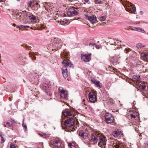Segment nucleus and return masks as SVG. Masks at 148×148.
<instances>
[{
  "mask_svg": "<svg viewBox=\"0 0 148 148\" xmlns=\"http://www.w3.org/2000/svg\"><path fill=\"white\" fill-rule=\"evenodd\" d=\"M89 139L91 142L93 143L94 144L97 143L98 140H99V142L98 145L100 147L106 145L107 141L104 136H101L96 132H93L91 133Z\"/></svg>",
  "mask_w": 148,
  "mask_h": 148,
  "instance_id": "f257e3e1",
  "label": "nucleus"
},
{
  "mask_svg": "<svg viewBox=\"0 0 148 148\" xmlns=\"http://www.w3.org/2000/svg\"><path fill=\"white\" fill-rule=\"evenodd\" d=\"M62 64L63 65L62 69V74L67 72V67L73 68L74 66L71 63L70 60L67 59H65L62 62Z\"/></svg>",
  "mask_w": 148,
  "mask_h": 148,
  "instance_id": "f03ea898",
  "label": "nucleus"
},
{
  "mask_svg": "<svg viewBox=\"0 0 148 148\" xmlns=\"http://www.w3.org/2000/svg\"><path fill=\"white\" fill-rule=\"evenodd\" d=\"M122 4L125 7L126 11L136 14V8L134 5L132 4L127 1L122 3Z\"/></svg>",
  "mask_w": 148,
  "mask_h": 148,
  "instance_id": "7ed1b4c3",
  "label": "nucleus"
},
{
  "mask_svg": "<svg viewBox=\"0 0 148 148\" xmlns=\"http://www.w3.org/2000/svg\"><path fill=\"white\" fill-rule=\"evenodd\" d=\"M50 146L53 148H64L63 143L60 140H55L51 141L49 144Z\"/></svg>",
  "mask_w": 148,
  "mask_h": 148,
  "instance_id": "20e7f679",
  "label": "nucleus"
},
{
  "mask_svg": "<svg viewBox=\"0 0 148 148\" xmlns=\"http://www.w3.org/2000/svg\"><path fill=\"white\" fill-rule=\"evenodd\" d=\"M51 82L47 83H44L41 85V88L45 93L49 96L52 94L51 93Z\"/></svg>",
  "mask_w": 148,
  "mask_h": 148,
  "instance_id": "39448f33",
  "label": "nucleus"
},
{
  "mask_svg": "<svg viewBox=\"0 0 148 148\" xmlns=\"http://www.w3.org/2000/svg\"><path fill=\"white\" fill-rule=\"evenodd\" d=\"M73 110L70 108H66L62 112V119H64V117L69 118V116H71L73 115Z\"/></svg>",
  "mask_w": 148,
  "mask_h": 148,
  "instance_id": "423d86ee",
  "label": "nucleus"
},
{
  "mask_svg": "<svg viewBox=\"0 0 148 148\" xmlns=\"http://www.w3.org/2000/svg\"><path fill=\"white\" fill-rule=\"evenodd\" d=\"M75 122L73 117H71L67 118L64 122V125L66 128L71 127L75 124Z\"/></svg>",
  "mask_w": 148,
  "mask_h": 148,
  "instance_id": "0eeeda50",
  "label": "nucleus"
},
{
  "mask_svg": "<svg viewBox=\"0 0 148 148\" xmlns=\"http://www.w3.org/2000/svg\"><path fill=\"white\" fill-rule=\"evenodd\" d=\"M78 13L77 10L74 7H72L69 9L66 12L67 15L69 16H75L77 15Z\"/></svg>",
  "mask_w": 148,
  "mask_h": 148,
  "instance_id": "6e6552de",
  "label": "nucleus"
},
{
  "mask_svg": "<svg viewBox=\"0 0 148 148\" xmlns=\"http://www.w3.org/2000/svg\"><path fill=\"white\" fill-rule=\"evenodd\" d=\"M106 121L108 123H112L113 122L114 118L112 115L108 113H106L105 115Z\"/></svg>",
  "mask_w": 148,
  "mask_h": 148,
  "instance_id": "1a4fd4ad",
  "label": "nucleus"
},
{
  "mask_svg": "<svg viewBox=\"0 0 148 148\" xmlns=\"http://www.w3.org/2000/svg\"><path fill=\"white\" fill-rule=\"evenodd\" d=\"M62 44V42L60 39H55L53 42V45L56 49H58L60 48Z\"/></svg>",
  "mask_w": 148,
  "mask_h": 148,
  "instance_id": "9d476101",
  "label": "nucleus"
},
{
  "mask_svg": "<svg viewBox=\"0 0 148 148\" xmlns=\"http://www.w3.org/2000/svg\"><path fill=\"white\" fill-rule=\"evenodd\" d=\"M91 53L84 55L82 54L81 56V60L82 61L85 62H89L91 59Z\"/></svg>",
  "mask_w": 148,
  "mask_h": 148,
  "instance_id": "9b49d317",
  "label": "nucleus"
},
{
  "mask_svg": "<svg viewBox=\"0 0 148 148\" xmlns=\"http://www.w3.org/2000/svg\"><path fill=\"white\" fill-rule=\"evenodd\" d=\"M89 99L91 103H94L97 100V97L95 94L93 92L89 93Z\"/></svg>",
  "mask_w": 148,
  "mask_h": 148,
  "instance_id": "f8f14e48",
  "label": "nucleus"
},
{
  "mask_svg": "<svg viewBox=\"0 0 148 148\" xmlns=\"http://www.w3.org/2000/svg\"><path fill=\"white\" fill-rule=\"evenodd\" d=\"M58 91L60 93V96L62 98L66 99L68 95L66 91L64 90L60 89V88L58 89Z\"/></svg>",
  "mask_w": 148,
  "mask_h": 148,
  "instance_id": "ddd939ff",
  "label": "nucleus"
},
{
  "mask_svg": "<svg viewBox=\"0 0 148 148\" xmlns=\"http://www.w3.org/2000/svg\"><path fill=\"white\" fill-rule=\"evenodd\" d=\"M86 18L90 21L92 23H94L96 22V16L94 15H86Z\"/></svg>",
  "mask_w": 148,
  "mask_h": 148,
  "instance_id": "4468645a",
  "label": "nucleus"
},
{
  "mask_svg": "<svg viewBox=\"0 0 148 148\" xmlns=\"http://www.w3.org/2000/svg\"><path fill=\"white\" fill-rule=\"evenodd\" d=\"M79 136L84 139H87L88 137L87 133L84 130H82L79 131Z\"/></svg>",
  "mask_w": 148,
  "mask_h": 148,
  "instance_id": "2eb2a0df",
  "label": "nucleus"
},
{
  "mask_svg": "<svg viewBox=\"0 0 148 148\" xmlns=\"http://www.w3.org/2000/svg\"><path fill=\"white\" fill-rule=\"evenodd\" d=\"M118 58L116 57H113L111 60V61L112 63L111 64V66L114 65L116 66V65H117L118 64H119L118 61Z\"/></svg>",
  "mask_w": 148,
  "mask_h": 148,
  "instance_id": "dca6fc26",
  "label": "nucleus"
},
{
  "mask_svg": "<svg viewBox=\"0 0 148 148\" xmlns=\"http://www.w3.org/2000/svg\"><path fill=\"white\" fill-rule=\"evenodd\" d=\"M141 56L144 59H148V52L142 53L141 54Z\"/></svg>",
  "mask_w": 148,
  "mask_h": 148,
  "instance_id": "f3484780",
  "label": "nucleus"
},
{
  "mask_svg": "<svg viewBox=\"0 0 148 148\" xmlns=\"http://www.w3.org/2000/svg\"><path fill=\"white\" fill-rule=\"evenodd\" d=\"M58 21L61 25H64L67 23L68 22V20L67 19L64 18L63 20H61L60 21Z\"/></svg>",
  "mask_w": 148,
  "mask_h": 148,
  "instance_id": "a211bd4d",
  "label": "nucleus"
},
{
  "mask_svg": "<svg viewBox=\"0 0 148 148\" xmlns=\"http://www.w3.org/2000/svg\"><path fill=\"white\" fill-rule=\"evenodd\" d=\"M27 5L29 7L32 8L35 5V3L33 0H32L27 3Z\"/></svg>",
  "mask_w": 148,
  "mask_h": 148,
  "instance_id": "6ab92c4d",
  "label": "nucleus"
},
{
  "mask_svg": "<svg viewBox=\"0 0 148 148\" xmlns=\"http://www.w3.org/2000/svg\"><path fill=\"white\" fill-rule=\"evenodd\" d=\"M29 18L32 22H34L36 21V16L33 15L29 16Z\"/></svg>",
  "mask_w": 148,
  "mask_h": 148,
  "instance_id": "aec40b11",
  "label": "nucleus"
},
{
  "mask_svg": "<svg viewBox=\"0 0 148 148\" xmlns=\"http://www.w3.org/2000/svg\"><path fill=\"white\" fill-rule=\"evenodd\" d=\"M121 133V132L119 131H114L112 133V134L114 137H117Z\"/></svg>",
  "mask_w": 148,
  "mask_h": 148,
  "instance_id": "412c9836",
  "label": "nucleus"
},
{
  "mask_svg": "<svg viewBox=\"0 0 148 148\" xmlns=\"http://www.w3.org/2000/svg\"><path fill=\"white\" fill-rule=\"evenodd\" d=\"M136 47L138 49H141L145 47V46L141 43H138L136 45Z\"/></svg>",
  "mask_w": 148,
  "mask_h": 148,
  "instance_id": "4be33fe9",
  "label": "nucleus"
},
{
  "mask_svg": "<svg viewBox=\"0 0 148 148\" xmlns=\"http://www.w3.org/2000/svg\"><path fill=\"white\" fill-rule=\"evenodd\" d=\"M4 136V134L2 132L0 133V136L1 138V143H3L5 142V140L3 138V136Z\"/></svg>",
  "mask_w": 148,
  "mask_h": 148,
  "instance_id": "5701e85b",
  "label": "nucleus"
},
{
  "mask_svg": "<svg viewBox=\"0 0 148 148\" xmlns=\"http://www.w3.org/2000/svg\"><path fill=\"white\" fill-rule=\"evenodd\" d=\"M63 77L66 79H67L68 81H71V78L70 76V75H62Z\"/></svg>",
  "mask_w": 148,
  "mask_h": 148,
  "instance_id": "b1692460",
  "label": "nucleus"
},
{
  "mask_svg": "<svg viewBox=\"0 0 148 148\" xmlns=\"http://www.w3.org/2000/svg\"><path fill=\"white\" fill-rule=\"evenodd\" d=\"M94 1L96 4H102L106 2L105 0H94Z\"/></svg>",
  "mask_w": 148,
  "mask_h": 148,
  "instance_id": "393cba45",
  "label": "nucleus"
},
{
  "mask_svg": "<svg viewBox=\"0 0 148 148\" xmlns=\"http://www.w3.org/2000/svg\"><path fill=\"white\" fill-rule=\"evenodd\" d=\"M29 56L32 58V59L36 60V57L34 56L36 54L34 53L33 52H29Z\"/></svg>",
  "mask_w": 148,
  "mask_h": 148,
  "instance_id": "a878e982",
  "label": "nucleus"
},
{
  "mask_svg": "<svg viewBox=\"0 0 148 148\" xmlns=\"http://www.w3.org/2000/svg\"><path fill=\"white\" fill-rule=\"evenodd\" d=\"M140 76L138 75H134L133 76V80H136L137 81H139L140 79Z\"/></svg>",
  "mask_w": 148,
  "mask_h": 148,
  "instance_id": "bb28decb",
  "label": "nucleus"
},
{
  "mask_svg": "<svg viewBox=\"0 0 148 148\" xmlns=\"http://www.w3.org/2000/svg\"><path fill=\"white\" fill-rule=\"evenodd\" d=\"M4 125L5 127H12V124H11L10 122H7L6 123V125L4 124Z\"/></svg>",
  "mask_w": 148,
  "mask_h": 148,
  "instance_id": "cd10ccee",
  "label": "nucleus"
},
{
  "mask_svg": "<svg viewBox=\"0 0 148 148\" xmlns=\"http://www.w3.org/2000/svg\"><path fill=\"white\" fill-rule=\"evenodd\" d=\"M95 84L96 85L97 87H99V88H101L102 87V85L101 84L100 82L99 81H97Z\"/></svg>",
  "mask_w": 148,
  "mask_h": 148,
  "instance_id": "c85d7f7f",
  "label": "nucleus"
},
{
  "mask_svg": "<svg viewBox=\"0 0 148 148\" xmlns=\"http://www.w3.org/2000/svg\"><path fill=\"white\" fill-rule=\"evenodd\" d=\"M136 31L141 32L143 33H145V31L143 29H142L140 27H137Z\"/></svg>",
  "mask_w": 148,
  "mask_h": 148,
  "instance_id": "c756f323",
  "label": "nucleus"
},
{
  "mask_svg": "<svg viewBox=\"0 0 148 148\" xmlns=\"http://www.w3.org/2000/svg\"><path fill=\"white\" fill-rule=\"evenodd\" d=\"M106 18V16H102L99 17V19L100 21H104L105 20Z\"/></svg>",
  "mask_w": 148,
  "mask_h": 148,
  "instance_id": "7c9ffc66",
  "label": "nucleus"
},
{
  "mask_svg": "<svg viewBox=\"0 0 148 148\" xmlns=\"http://www.w3.org/2000/svg\"><path fill=\"white\" fill-rule=\"evenodd\" d=\"M34 7H35L34 9L35 10H37L40 7V5L37 3H35V5Z\"/></svg>",
  "mask_w": 148,
  "mask_h": 148,
  "instance_id": "2f4dec72",
  "label": "nucleus"
},
{
  "mask_svg": "<svg viewBox=\"0 0 148 148\" xmlns=\"http://www.w3.org/2000/svg\"><path fill=\"white\" fill-rule=\"evenodd\" d=\"M77 123L76 125H75V124L73 125V126L71 127V131H73V130L75 129V128H76L77 127H78V126L77 124Z\"/></svg>",
  "mask_w": 148,
  "mask_h": 148,
  "instance_id": "473e14b6",
  "label": "nucleus"
},
{
  "mask_svg": "<svg viewBox=\"0 0 148 148\" xmlns=\"http://www.w3.org/2000/svg\"><path fill=\"white\" fill-rule=\"evenodd\" d=\"M16 18H19L20 19L21 18V17L22 16V13H19V12H18L16 14Z\"/></svg>",
  "mask_w": 148,
  "mask_h": 148,
  "instance_id": "72a5a7b5",
  "label": "nucleus"
},
{
  "mask_svg": "<svg viewBox=\"0 0 148 148\" xmlns=\"http://www.w3.org/2000/svg\"><path fill=\"white\" fill-rule=\"evenodd\" d=\"M139 87L142 90H145V89L146 88V86L145 85H143L140 84L139 85Z\"/></svg>",
  "mask_w": 148,
  "mask_h": 148,
  "instance_id": "f704fd0d",
  "label": "nucleus"
},
{
  "mask_svg": "<svg viewBox=\"0 0 148 148\" xmlns=\"http://www.w3.org/2000/svg\"><path fill=\"white\" fill-rule=\"evenodd\" d=\"M119 77H121V78H122L123 79H126L127 78V77L125 75H119Z\"/></svg>",
  "mask_w": 148,
  "mask_h": 148,
  "instance_id": "c9c22d12",
  "label": "nucleus"
},
{
  "mask_svg": "<svg viewBox=\"0 0 148 148\" xmlns=\"http://www.w3.org/2000/svg\"><path fill=\"white\" fill-rule=\"evenodd\" d=\"M29 27L28 25H20L18 26V27L20 29L22 28H29Z\"/></svg>",
  "mask_w": 148,
  "mask_h": 148,
  "instance_id": "e433bc0d",
  "label": "nucleus"
},
{
  "mask_svg": "<svg viewBox=\"0 0 148 148\" xmlns=\"http://www.w3.org/2000/svg\"><path fill=\"white\" fill-rule=\"evenodd\" d=\"M22 126H23V127L24 128V130L25 131V132L27 130V126L26 125L24 124V123H23H23Z\"/></svg>",
  "mask_w": 148,
  "mask_h": 148,
  "instance_id": "4c0bfd02",
  "label": "nucleus"
},
{
  "mask_svg": "<svg viewBox=\"0 0 148 148\" xmlns=\"http://www.w3.org/2000/svg\"><path fill=\"white\" fill-rule=\"evenodd\" d=\"M114 146L115 148H125L122 146L118 144H115L114 145Z\"/></svg>",
  "mask_w": 148,
  "mask_h": 148,
  "instance_id": "58836bf2",
  "label": "nucleus"
},
{
  "mask_svg": "<svg viewBox=\"0 0 148 148\" xmlns=\"http://www.w3.org/2000/svg\"><path fill=\"white\" fill-rule=\"evenodd\" d=\"M10 148H17L13 143H11L10 145Z\"/></svg>",
  "mask_w": 148,
  "mask_h": 148,
  "instance_id": "ea45409f",
  "label": "nucleus"
},
{
  "mask_svg": "<svg viewBox=\"0 0 148 148\" xmlns=\"http://www.w3.org/2000/svg\"><path fill=\"white\" fill-rule=\"evenodd\" d=\"M95 43H90L89 45L90 47H91L93 49H94V46H95Z\"/></svg>",
  "mask_w": 148,
  "mask_h": 148,
  "instance_id": "a19ab883",
  "label": "nucleus"
},
{
  "mask_svg": "<svg viewBox=\"0 0 148 148\" xmlns=\"http://www.w3.org/2000/svg\"><path fill=\"white\" fill-rule=\"evenodd\" d=\"M94 47H95L97 49H99L101 47L100 45H97L95 43Z\"/></svg>",
  "mask_w": 148,
  "mask_h": 148,
  "instance_id": "79ce46f5",
  "label": "nucleus"
},
{
  "mask_svg": "<svg viewBox=\"0 0 148 148\" xmlns=\"http://www.w3.org/2000/svg\"><path fill=\"white\" fill-rule=\"evenodd\" d=\"M21 46H23L24 47L26 48V49H29V48L30 47L26 45H21Z\"/></svg>",
  "mask_w": 148,
  "mask_h": 148,
  "instance_id": "37998d69",
  "label": "nucleus"
},
{
  "mask_svg": "<svg viewBox=\"0 0 148 148\" xmlns=\"http://www.w3.org/2000/svg\"><path fill=\"white\" fill-rule=\"evenodd\" d=\"M11 122L13 123H17V122L15 121L14 120L11 119L10 121Z\"/></svg>",
  "mask_w": 148,
  "mask_h": 148,
  "instance_id": "c03bdc74",
  "label": "nucleus"
},
{
  "mask_svg": "<svg viewBox=\"0 0 148 148\" xmlns=\"http://www.w3.org/2000/svg\"><path fill=\"white\" fill-rule=\"evenodd\" d=\"M41 136L44 138H46L49 137V136L48 135H45L44 134L43 135H42Z\"/></svg>",
  "mask_w": 148,
  "mask_h": 148,
  "instance_id": "a18cd8bd",
  "label": "nucleus"
},
{
  "mask_svg": "<svg viewBox=\"0 0 148 148\" xmlns=\"http://www.w3.org/2000/svg\"><path fill=\"white\" fill-rule=\"evenodd\" d=\"M137 29V27H133V28H132L131 29L132 30H134L136 31Z\"/></svg>",
  "mask_w": 148,
  "mask_h": 148,
  "instance_id": "49530a36",
  "label": "nucleus"
},
{
  "mask_svg": "<svg viewBox=\"0 0 148 148\" xmlns=\"http://www.w3.org/2000/svg\"><path fill=\"white\" fill-rule=\"evenodd\" d=\"M130 116L132 118H136V116L134 115L133 114H131Z\"/></svg>",
  "mask_w": 148,
  "mask_h": 148,
  "instance_id": "de8ad7c7",
  "label": "nucleus"
},
{
  "mask_svg": "<svg viewBox=\"0 0 148 148\" xmlns=\"http://www.w3.org/2000/svg\"><path fill=\"white\" fill-rule=\"evenodd\" d=\"M113 70H114V71H113V72H114V73L116 74V73L117 72V69H114ZM117 74H118L119 73H117Z\"/></svg>",
  "mask_w": 148,
  "mask_h": 148,
  "instance_id": "09e8293b",
  "label": "nucleus"
},
{
  "mask_svg": "<svg viewBox=\"0 0 148 148\" xmlns=\"http://www.w3.org/2000/svg\"><path fill=\"white\" fill-rule=\"evenodd\" d=\"M96 80L94 78H91V81L92 82L93 81H95Z\"/></svg>",
  "mask_w": 148,
  "mask_h": 148,
  "instance_id": "8fccbe9b",
  "label": "nucleus"
},
{
  "mask_svg": "<svg viewBox=\"0 0 148 148\" xmlns=\"http://www.w3.org/2000/svg\"><path fill=\"white\" fill-rule=\"evenodd\" d=\"M72 144V145H73V146H75L74 143H71Z\"/></svg>",
  "mask_w": 148,
  "mask_h": 148,
  "instance_id": "3c124183",
  "label": "nucleus"
},
{
  "mask_svg": "<svg viewBox=\"0 0 148 148\" xmlns=\"http://www.w3.org/2000/svg\"><path fill=\"white\" fill-rule=\"evenodd\" d=\"M97 80H95L94 81H93V82H92L93 84H95V82H96Z\"/></svg>",
  "mask_w": 148,
  "mask_h": 148,
  "instance_id": "603ef678",
  "label": "nucleus"
},
{
  "mask_svg": "<svg viewBox=\"0 0 148 148\" xmlns=\"http://www.w3.org/2000/svg\"><path fill=\"white\" fill-rule=\"evenodd\" d=\"M45 9L47 10V11H48L49 10V9L48 8L47 9V8H46V7H45Z\"/></svg>",
  "mask_w": 148,
  "mask_h": 148,
  "instance_id": "864d4df0",
  "label": "nucleus"
},
{
  "mask_svg": "<svg viewBox=\"0 0 148 148\" xmlns=\"http://www.w3.org/2000/svg\"><path fill=\"white\" fill-rule=\"evenodd\" d=\"M89 0H85V1L86 2H87Z\"/></svg>",
  "mask_w": 148,
  "mask_h": 148,
  "instance_id": "5fc2aeb1",
  "label": "nucleus"
},
{
  "mask_svg": "<svg viewBox=\"0 0 148 148\" xmlns=\"http://www.w3.org/2000/svg\"><path fill=\"white\" fill-rule=\"evenodd\" d=\"M110 44L111 45H115V44H112V43H110Z\"/></svg>",
  "mask_w": 148,
  "mask_h": 148,
  "instance_id": "6e6d98bb",
  "label": "nucleus"
},
{
  "mask_svg": "<svg viewBox=\"0 0 148 148\" xmlns=\"http://www.w3.org/2000/svg\"><path fill=\"white\" fill-rule=\"evenodd\" d=\"M90 73V72L89 71H88V72H87V73L88 74V73Z\"/></svg>",
  "mask_w": 148,
  "mask_h": 148,
  "instance_id": "4d7b16f0",
  "label": "nucleus"
},
{
  "mask_svg": "<svg viewBox=\"0 0 148 148\" xmlns=\"http://www.w3.org/2000/svg\"><path fill=\"white\" fill-rule=\"evenodd\" d=\"M146 71L148 72V69H147V70H146Z\"/></svg>",
  "mask_w": 148,
  "mask_h": 148,
  "instance_id": "13d9d810",
  "label": "nucleus"
},
{
  "mask_svg": "<svg viewBox=\"0 0 148 148\" xmlns=\"http://www.w3.org/2000/svg\"><path fill=\"white\" fill-rule=\"evenodd\" d=\"M147 90H148V86H147Z\"/></svg>",
  "mask_w": 148,
  "mask_h": 148,
  "instance_id": "bf43d9fd",
  "label": "nucleus"
},
{
  "mask_svg": "<svg viewBox=\"0 0 148 148\" xmlns=\"http://www.w3.org/2000/svg\"><path fill=\"white\" fill-rule=\"evenodd\" d=\"M63 122V121H61V123L62 124V122Z\"/></svg>",
  "mask_w": 148,
  "mask_h": 148,
  "instance_id": "052dcab7",
  "label": "nucleus"
},
{
  "mask_svg": "<svg viewBox=\"0 0 148 148\" xmlns=\"http://www.w3.org/2000/svg\"><path fill=\"white\" fill-rule=\"evenodd\" d=\"M20 0H17V1H20Z\"/></svg>",
  "mask_w": 148,
  "mask_h": 148,
  "instance_id": "680f3d73",
  "label": "nucleus"
},
{
  "mask_svg": "<svg viewBox=\"0 0 148 148\" xmlns=\"http://www.w3.org/2000/svg\"><path fill=\"white\" fill-rule=\"evenodd\" d=\"M14 25H15V24H14L13 25V26H14Z\"/></svg>",
  "mask_w": 148,
  "mask_h": 148,
  "instance_id": "e2e57ef3",
  "label": "nucleus"
},
{
  "mask_svg": "<svg viewBox=\"0 0 148 148\" xmlns=\"http://www.w3.org/2000/svg\"><path fill=\"white\" fill-rule=\"evenodd\" d=\"M110 73V74H113V73Z\"/></svg>",
  "mask_w": 148,
  "mask_h": 148,
  "instance_id": "0e129e2a",
  "label": "nucleus"
},
{
  "mask_svg": "<svg viewBox=\"0 0 148 148\" xmlns=\"http://www.w3.org/2000/svg\"><path fill=\"white\" fill-rule=\"evenodd\" d=\"M3 78L4 79H5V78L4 77H3Z\"/></svg>",
  "mask_w": 148,
  "mask_h": 148,
  "instance_id": "69168bd1",
  "label": "nucleus"
},
{
  "mask_svg": "<svg viewBox=\"0 0 148 148\" xmlns=\"http://www.w3.org/2000/svg\"><path fill=\"white\" fill-rule=\"evenodd\" d=\"M127 50H125L126 51H127Z\"/></svg>",
  "mask_w": 148,
  "mask_h": 148,
  "instance_id": "338daca9",
  "label": "nucleus"
}]
</instances>
